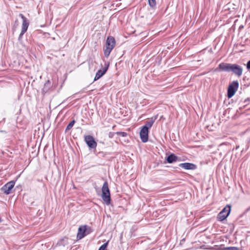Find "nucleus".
<instances>
[{
	"label": "nucleus",
	"instance_id": "nucleus-1",
	"mask_svg": "<svg viewBox=\"0 0 250 250\" xmlns=\"http://www.w3.org/2000/svg\"><path fill=\"white\" fill-rule=\"evenodd\" d=\"M216 70L227 72H232L238 77H240L243 74V67L236 63H229L226 62L220 63Z\"/></svg>",
	"mask_w": 250,
	"mask_h": 250
},
{
	"label": "nucleus",
	"instance_id": "nucleus-2",
	"mask_svg": "<svg viewBox=\"0 0 250 250\" xmlns=\"http://www.w3.org/2000/svg\"><path fill=\"white\" fill-rule=\"evenodd\" d=\"M115 45V40L112 37H108L107 38L105 48L104 49V55L106 58H107L112 50L113 49Z\"/></svg>",
	"mask_w": 250,
	"mask_h": 250
},
{
	"label": "nucleus",
	"instance_id": "nucleus-3",
	"mask_svg": "<svg viewBox=\"0 0 250 250\" xmlns=\"http://www.w3.org/2000/svg\"><path fill=\"white\" fill-rule=\"evenodd\" d=\"M102 198L103 200L107 205H109L110 203L111 199L110 191L107 182H104L102 188Z\"/></svg>",
	"mask_w": 250,
	"mask_h": 250
},
{
	"label": "nucleus",
	"instance_id": "nucleus-4",
	"mask_svg": "<svg viewBox=\"0 0 250 250\" xmlns=\"http://www.w3.org/2000/svg\"><path fill=\"white\" fill-rule=\"evenodd\" d=\"M231 206L227 205L223 210L220 211L217 215V219L219 221H222L226 219L230 212Z\"/></svg>",
	"mask_w": 250,
	"mask_h": 250
},
{
	"label": "nucleus",
	"instance_id": "nucleus-5",
	"mask_svg": "<svg viewBox=\"0 0 250 250\" xmlns=\"http://www.w3.org/2000/svg\"><path fill=\"white\" fill-rule=\"evenodd\" d=\"M239 86V83L237 81H233L228 87V97L230 98L232 97L237 90Z\"/></svg>",
	"mask_w": 250,
	"mask_h": 250
},
{
	"label": "nucleus",
	"instance_id": "nucleus-6",
	"mask_svg": "<svg viewBox=\"0 0 250 250\" xmlns=\"http://www.w3.org/2000/svg\"><path fill=\"white\" fill-rule=\"evenodd\" d=\"M15 182L14 181H11L5 184L1 188L2 191L6 194H9L14 188Z\"/></svg>",
	"mask_w": 250,
	"mask_h": 250
},
{
	"label": "nucleus",
	"instance_id": "nucleus-7",
	"mask_svg": "<svg viewBox=\"0 0 250 250\" xmlns=\"http://www.w3.org/2000/svg\"><path fill=\"white\" fill-rule=\"evenodd\" d=\"M84 140L88 146L91 148H95L97 146V143L94 139V138L90 135L85 136Z\"/></svg>",
	"mask_w": 250,
	"mask_h": 250
},
{
	"label": "nucleus",
	"instance_id": "nucleus-8",
	"mask_svg": "<svg viewBox=\"0 0 250 250\" xmlns=\"http://www.w3.org/2000/svg\"><path fill=\"white\" fill-rule=\"evenodd\" d=\"M109 63H105V66L102 69L99 70L96 74L95 77L94 78V81H97L101 77H102L107 71L108 67H109Z\"/></svg>",
	"mask_w": 250,
	"mask_h": 250
},
{
	"label": "nucleus",
	"instance_id": "nucleus-9",
	"mask_svg": "<svg viewBox=\"0 0 250 250\" xmlns=\"http://www.w3.org/2000/svg\"><path fill=\"white\" fill-rule=\"evenodd\" d=\"M87 230V226H81L78 229L77 238L79 240L82 239L86 235V232Z\"/></svg>",
	"mask_w": 250,
	"mask_h": 250
},
{
	"label": "nucleus",
	"instance_id": "nucleus-10",
	"mask_svg": "<svg viewBox=\"0 0 250 250\" xmlns=\"http://www.w3.org/2000/svg\"><path fill=\"white\" fill-rule=\"evenodd\" d=\"M148 130H147L146 128L142 127L140 132V136L142 142L146 143L148 141Z\"/></svg>",
	"mask_w": 250,
	"mask_h": 250
},
{
	"label": "nucleus",
	"instance_id": "nucleus-11",
	"mask_svg": "<svg viewBox=\"0 0 250 250\" xmlns=\"http://www.w3.org/2000/svg\"><path fill=\"white\" fill-rule=\"evenodd\" d=\"M20 16L21 17V18L22 20V29L21 30L23 31V32H26L28 26H29V22L28 20L27 19V18L22 14H20Z\"/></svg>",
	"mask_w": 250,
	"mask_h": 250
},
{
	"label": "nucleus",
	"instance_id": "nucleus-12",
	"mask_svg": "<svg viewBox=\"0 0 250 250\" xmlns=\"http://www.w3.org/2000/svg\"><path fill=\"white\" fill-rule=\"evenodd\" d=\"M179 167L185 169L193 170L196 168L195 165L189 163H181L179 164Z\"/></svg>",
	"mask_w": 250,
	"mask_h": 250
},
{
	"label": "nucleus",
	"instance_id": "nucleus-13",
	"mask_svg": "<svg viewBox=\"0 0 250 250\" xmlns=\"http://www.w3.org/2000/svg\"><path fill=\"white\" fill-rule=\"evenodd\" d=\"M157 117L154 118H151L146 123V124L142 127L143 128H146L147 130H148L149 128L151 127L153 125L155 121L156 120Z\"/></svg>",
	"mask_w": 250,
	"mask_h": 250
},
{
	"label": "nucleus",
	"instance_id": "nucleus-14",
	"mask_svg": "<svg viewBox=\"0 0 250 250\" xmlns=\"http://www.w3.org/2000/svg\"><path fill=\"white\" fill-rule=\"evenodd\" d=\"M177 160V157L174 154H171L167 156V161L168 163L171 164L174 162L176 161Z\"/></svg>",
	"mask_w": 250,
	"mask_h": 250
},
{
	"label": "nucleus",
	"instance_id": "nucleus-15",
	"mask_svg": "<svg viewBox=\"0 0 250 250\" xmlns=\"http://www.w3.org/2000/svg\"><path fill=\"white\" fill-rule=\"evenodd\" d=\"M51 87V82L49 80H48L44 84V86L42 88V92L46 93L49 91Z\"/></svg>",
	"mask_w": 250,
	"mask_h": 250
},
{
	"label": "nucleus",
	"instance_id": "nucleus-16",
	"mask_svg": "<svg viewBox=\"0 0 250 250\" xmlns=\"http://www.w3.org/2000/svg\"><path fill=\"white\" fill-rule=\"evenodd\" d=\"M75 123V121L74 120L71 121L69 124L67 125L65 128V132H67L68 130H69L70 129L72 128V127L73 126L74 124Z\"/></svg>",
	"mask_w": 250,
	"mask_h": 250
},
{
	"label": "nucleus",
	"instance_id": "nucleus-17",
	"mask_svg": "<svg viewBox=\"0 0 250 250\" xmlns=\"http://www.w3.org/2000/svg\"><path fill=\"white\" fill-rule=\"evenodd\" d=\"M148 4L149 5L152 7L154 8L156 6V0H148Z\"/></svg>",
	"mask_w": 250,
	"mask_h": 250
},
{
	"label": "nucleus",
	"instance_id": "nucleus-18",
	"mask_svg": "<svg viewBox=\"0 0 250 250\" xmlns=\"http://www.w3.org/2000/svg\"><path fill=\"white\" fill-rule=\"evenodd\" d=\"M108 242H107L103 244L99 248V250H106V248H107Z\"/></svg>",
	"mask_w": 250,
	"mask_h": 250
},
{
	"label": "nucleus",
	"instance_id": "nucleus-19",
	"mask_svg": "<svg viewBox=\"0 0 250 250\" xmlns=\"http://www.w3.org/2000/svg\"><path fill=\"white\" fill-rule=\"evenodd\" d=\"M117 134L118 135H119L123 137H126L127 135V133H126L125 132H117Z\"/></svg>",
	"mask_w": 250,
	"mask_h": 250
},
{
	"label": "nucleus",
	"instance_id": "nucleus-20",
	"mask_svg": "<svg viewBox=\"0 0 250 250\" xmlns=\"http://www.w3.org/2000/svg\"><path fill=\"white\" fill-rule=\"evenodd\" d=\"M26 32H23L22 30H21L20 35H19V40H20L22 39V36L23 35V34L25 33Z\"/></svg>",
	"mask_w": 250,
	"mask_h": 250
},
{
	"label": "nucleus",
	"instance_id": "nucleus-21",
	"mask_svg": "<svg viewBox=\"0 0 250 250\" xmlns=\"http://www.w3.org/2000/svg\"><path fill=\"white\" fill-rule=\"evenodd\" d=\"M87 230L86 232V235L88 234L89 233H90L91 232V229L90 227H88L87 226Z\"/></svg>",
	"mask_w": 250,
	"mask_h": 250
},
{
	"label": "nucleus",
	"instance_id": "nucleus-22",
	"mask_svg": "<svg viewBox=\"0 0 250 250\" xmlns=\"http://www.w3.org/2000/svg\"><path fill=\"white\" fill-rule=\"evenodd\" d=\"M247 68L248 69H250V60L247 63Z\"/></svg>",
	"mask_w": 250,
	"mask_h": 250
},
{
	"label": "nucleus",
	"instance_id": "nucleus-23",
	"mask_svg": "<svg viewBox=\"0 0 250 250\" xmlns=\"http://www.w3.org/2000/svg\"><path fill=\"white\" fill-rule=\"evenodd\" d=\"M63 240L62 239V240L61 241H60V242H59L58 243V244H59V245H62V241ZM63 245L64 246V244H63Z\"/></svg>",
	"mask_w": 250,
	"mask_h": 250
},
{
	"label": "nucleus",
	"instance_id": "nucleus-24",
	"mask_svg": "<svg viewBox=\"0 0 250 250\" xmlns=\"http://www.w3.org/2000/svg\"><path fill=\"white\" fill-rule=\"evenodd\" d=\"M232 249H234L235 250H238V248L236 247H232L231 248Z\"/></svg>",
	"mask_w": 250,
	"mask_h": 250
},
{
	"label": "nucleus",
	"instance_id": "nucleus-25",
	"mask_svg": "<svg viewBox=\"0 0 250 250\" xmlns=\"http://www.w3.org/2000/svg\"><path fill=\"white\" fill-rule=\"evenodd\" d=\"M239 147V146H236V148H235V149H236V150L238 149Z\"/></svg>",
	"mask_w": 250,
	"mask_h": 250
}]
</instances>
